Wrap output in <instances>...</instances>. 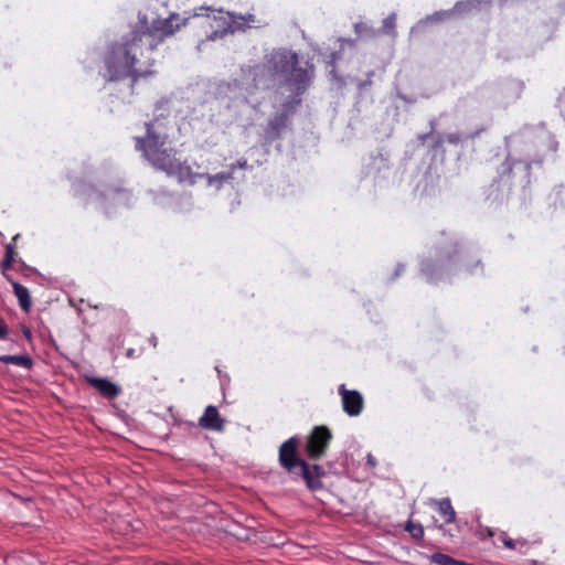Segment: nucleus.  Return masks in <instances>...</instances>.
Instances as JSON below:
<instances>
[{"label":"nucleus","mask_w":565,"mask_h":565,"mask_svg":"<svg viewBox=\"0 0 565 565\" xmlns=\"http://www.w3.org/2000/svg\"><path fill=\"white\" fill-rule=\"evenodd\" d=\"M213 21L217 23L221 30H215L212 34L207 35V40L214 41L217 38H222L227 32H234L235 30H244L245 28L256 26L259 21L253 13L246 14H234L228 13V21L224 18L223 13L220 12V17L214 15Z\"/></svg>","instance_id":"obj_5"},{"label":"nucleus","mask_w":565,"mask_h":565,"mask_svg":"<svg viewBox=\"0 0 565 565\" xmlns=\"http://www.w3.org/2000/svg\"><path fill=\"white\" fill-rule=\"evenodd\" d=\"M15 256H17V253H15L14 246L12 244H8L6 246V254H4L3 259L13 263L15 259Z\"/></svg>","instance_id":"obj_20"},{"label":"nucleus","mask_w":565,"mask_h":565,"mask_svg":"<svg viewBox=\"0 0 565 565\" xmlns=\"http://www.w3.org/2000/svg\"><path fill=\"white\" fill-rule=\"evenodd\" d=\"M268 68L273 75L282 76L298 95L307 90L315 74L313 64L307 62L306 67H301L298 54L286 49L276 50L270 54Z\"/></svg>","instance_id":"obj_3"},{"label":"nucleus","mask_w":565,"mask_h":565,"mask_svg":"<svg viewBox=\"0 0 565 565\" xmlns=\"http://www.w3.org/2000/svg\"><path fill=\"white\" fill-rule=\"evenodd\" d=\"M479 267L482 269V265L479 259L470 258L463 263V268L469 274H475L476 269Z\"/></svg>","instance_id":"obj_19"},{"label":"nucleus","mask_w":565,"mask_h":565,"mask_svg":"<svg viewBox=\"0 0 565 565\" xmlns=\"http://www.w3.org/2000/svg\"><path fill=\"white\" fill-rule=\"evenodd\" d=\"M142 353H143V347H139L138 349L129 348L126 351V356L128 359H137V358L141 356Z\"/></svg>","instance_id":"obj_21"},{"label":"nucleus","mask_w":565,"mask_h":565,"mask_svg":"<svg viewBox=\"0 0 565 565\" xmlns=\"http://www.w3.org/2000/svg\"><path fill=\"white\" fill-rule=\"evenodd\" d=\"M205 21L209 23L210 26H213V24L210 22L211 21L210 17H206Z\"/></svg>","instance_id":"obj_31"},{"label":"nucleus","mask_w":565,"mask_h":565,"mask_svg":"<svg viewBox=\"0 0 565 565\" xmlns=\"http://www.w3.org/2000/svg\"><path fill=\"white\" fill-rule=\"evenodd\" d=\"M167 139L166 135L157 130L154 122H147L145 137H135V148L154 169L175 178L180 183L193 185L199 179L205 178L209 185L221 188L233 179L235 164H231L228 171L216 174L193 172L186 161L177 158L175 149L166 146Z\"/></svg>","instance_id":"obj_2"},{"label":"nucleus","mask_w":565,"mask_h":565,"mask_svg":"<svg viewBox=\"0 0 565 565\" xmlns=\"http://www.w3.org/2000/svg\"><path fill=\"white\" fill-rule=\"evenodd\" d=\"M503 544L507 548L514 550L516 547V542L512 539H503Z\"/></svg>","instance_id":"obj_24"},{"label":"nucleus","mask_w":565,"mask_h":565,"mask_svg":"<svg viewBox=\"0 0 565 565\" xmlns=\"http://www.w3.org/2000/svg\"><path fill=\"white\" fill-rule=\"evenodd\" d=\"M199 426L207 430L222 433L225 429V419L215 406L209 405L199 418Z\"/></svg>","instance_id":"obj_9"},{"label":"nucleus","mask_w":565,"mask_h":565,"mask_svg":"<svg viewBox=\"0 0 565 565\" xmlns=\"http://www.w3.org/2000/svg\"><path fill=\"white\" fill-rule=\"evenodd\" d=\"M323 468L318 463H309L307 460L298 469L295 476L303 479L307 488L310 491H318L322 489V477L324 476Z\"/></svg>","instance_id":"obj_7"},{"label":"nucleus","mask_w":565,"mask_h":565,"mask_svg":"<svg viewBox=\"0 0 565 565\" xmlns=\"http://www.w3.org/2000/svg\"><path fill=\"white\" fill-rule=\"evenodd\" d=\"M287 124L288 114L286 111L278 113L269 120L267 134L271 139H276L280 136L281 130L287 127Z\"/></svg>","instance_id":"obj_12"},{"label":"nucleus","mask_w":565,"mask_h":565,"mask_svg":"<svg viewBox=\"0 0 565 565\" xmlns=\"http://www.w3.org/2000/svg\"><path fill=\"white\" fill-rule=\"evenodd\" d=\"M177 15L172 14L168 19L153 20L149 26L138 25L109 44L103 56L104 78L109 82L129 78L134 88L139 79L153 75L156 61L152 53L166 38L180 29L181 24L173 23Z\"/></svg>","instance_id":"obj_1"},{"label":"nucleus","mask_w":565,"mask_h":565,"mask_svg":"<svg viewBox=\"0 0 565 565\" xmlns=\"http://www.w3.org/2000/svg\"><path fill=\"white\" fill-rule=\"evenodd\" d=\"M8 335V326L3 320H0V339H6Z\"/></svg>","instance_id":"obj_23"},{"label":"nucleus","mask_w":565,"mask_h":565,"mask_svg":"<svg viewBox=\"0 0 565 565\" xmlns=\"http://www.w3.org/2000/svg\"><path fill=\"white\" fill-rule=\"evenodd\" d=\"M405 531L416 541L424 539V527L420 523H414L409 520L405 525Z\"/></svg>","instance_id":"obj_16"},{"label":"nucleus","mask_w":565,"mask_h":565,"mask_svg":"<svg viewBox=\"0 0 565 565\" xmlns=\"http://www.w3.org/2000/svg\"><path fill=\"white\" fill-rule=\"evenodd\" d=\"M493 534H494V533H493V531H492L491 529H488V530H487V535H488V536H493Z\"/></svg>","instance_id":"obj_30"},{"label":"nucleus","mask_w":565,"mask_h":565,"mask_svg":"<svg viewBox=\"0 0 565 565\" xmlns=\"http://www.w3.org/2000/svg\"><path fill=\"white\" fill-rule=\"evenodd\" d=\"M236 166V169L237 168H241V169H244L246 166H247V161L246 160H238L236 163H234Z\"/></svg>","instance_id":"obj_25"},{"label":"nucleus","mask_w":565,"mask_h":565,"mask_svg":"<svg viewBox=\"0 0 565 565\" xmlns=\"http://www.w3.org/2000/svg\"><path fill=\"white\" fill-rule=\"evenodd\" d=\"M300 439L292 436L285 440L278 449V462L280 467L289 475L298 473V469L305 459L299 454Z\"/></svg>","instance_id":"obj_6"},{"label":"nucleus","mask_w":565,"mask_h":565,"mask_svg":"<svg viewBox=\"0 0 565 565\" xmlns=\"http://www.w3.org/2000/svg\"><path fill=\"white\" fill-rule=\"evenodd\" d=\"M7 280L13 288V294L18 298L19 306L24 312H29L32 307V299L26 287L15 281L12 276H7Z\"/></svg>","instance_id":"obj_11"},{"label":"nucleus","mask_w":565,"mask_h":565,"mask_svg":"<svg viewBox=\"0 0 565 565\" xmlns=\"http://www.w3.org/2000/svg\"><path fill=\"white\" fill-rule=\"evenodd\" d=\"M395 25H396V15L394 13H392L383 20L382 29L386 34H394Z\"/></svg>","instance_id":"obj_17"},{"label":"nucleus","mask_w":565,"mask_h":565,"mask_svg":"<svg viewBox=\"0 0 565 565\" xmlns=\"http://www.w3.org/2000/svg\"><path fill=\"white\" fill-rule=\"evenodd\" d=\"M512 168H511V164L510 163H507L505 164V169L503 172H511Z\"/></svg>","instance_id":"obj_29"},{"label":"nucleus","mask_w":565,"mask_h":565,"mask_svg":"<svg viewBox=\"0 0 565 565\" xmlns=\"http://www.w3.org/2000/svg\"><path fill=\"white\" fill-rule=\"evenodd\" d=\"M434 503L437 505L439 514L445 518L447 524L456 520V512L451 505L450 499L444 498L441 500H435Z\"/></svg>","instance_id":"obj_13"},{"label":"nucleus","mask_w":565,"mask_h":565,"mask_svg":"<svg viewBox=\"0 0 565 565\" xmlns=\"http://www.w3.org/2000/svg\"><path fill=\"white\" fill-rule=\"evenodd\" d=\"M367 462H369L372 467H374V466H375V459H374V457H373L372 455H369V456H367Z\"/></svg>","instance_id":"obj_28"},{"label":"nucleus","mask_w":565,"mask_h":565,"mask_svg":"<svg viewBox=\"0 0 565 565\" xmlns=\"http://www.w3.org/2000/svg\"><path fill=\"white\" fill-rule=\"evenodd\" d=\"M365 25L363 23H358L355 24V31L356 33H361L362 32V29H364Z\"/></svg>","instance_id":"obj_27"},{"label":"nucleus","mask_w":565,"mask_h":565,"mask_svg":"<svg viewBox=\"0 0 565 565\" xmlns=\"http://www.w3.org/2000/svg\"><path fill=\"white\" fill-rule=\"evenodd\" d=\"M0 362H2L4 364H14V365L24 367L26 370H30L33 366L32 359L29 355H26V354H22V355H7V354H4V355H0Z\"/></svg>","instance_id":"obj_14"},{"label":"nucleus","mask_w":565,"mask_h":565,"mask_svg":"<svg viewBox=\"0 0 565 565\" xmlns=\"http://www.w3.org/2000/svg\"><path fill=\"white\" fill-rule=\"evenodd\" d=\"M431 562L437 565H475L471 563H467L463 561L456 559L447 554L444 553H434L431 555Z\"/></svg>","instance_id":"obj_15"},{"label":"nucleus","mask_w":565,"mask_h":565,"mask_svg":"<svg viewBox=\"0 0 565 565\" xmlns=\"http://www.w3.org/2000/svg\"><path fill=\"white\" fill-rule=\"evenodd\" d=\"M462 141L461 135L459 132H450L440 137V142H448L451 145H459Z\"/></svg>","instance_id":"obj_18"},{"label":"nucleus","mask_w":565,"mask_h":565,"mask_svg":"<svg viewBox=\"0 0 565 565\" xmlns=\"http://www.w3.org/2000/svg\"><path fill=\"white\" fill-rule=\"evenodd\" d=\"M12 265H13V263H11V262H9V260H6V259H3V260L1 262L0 269H1V273H2V275H3V277H4L6 279H7V276H10V275L8 274V270H9V269H11Z\"/></svg>","instance_id":"obj_22"},{"label":"nucleus","mask_w":565,"mask_h":565,"mask_svg":"<svg viewBox=\"0 0 565 565\" xmlns=\"http://www.w3.org/2000/svg\"><path fill=\"white\" fill-rule=\"evenodd\" d=\"M333 439L331 429L324 425L315 426L306 437L305 452L309 460L318 461L327 455Z\"/></svg>","instance_id":"obj_4"},{"label":"nucleus","mask_w":565,"mask_h":565,"mask_svg":"<svg viewBox=\"0 0 565 565\" xmlns=\"http://www.w3.org/2000/svg\"><path fill=\"white\" fill-rule=\"evenodd\" d=\"M23 334H24V337H25L28 340H31V338H32V333H31V331H30V329H29V328H24V329H23Z\"/></svg>","instance_id":"obj_26"},{"label":"nucleus","mask_w":565,"mask_h":565,"mask_svg":"<svg viewBox=\"0 0 565 565\" xmlns=\"http://www.w3.org/2000/svg\"><path fill=\"white\" fill-rule=\"evenodd\" d=\"M343 412L351 416H359L364 407V399L360 392L348 390L344 384L339 386Z\"/></svg>","instance_id":"obj_8"},{"label":"nucleus","mask_w":565,"mask_h":565,"mask_svg":"<svg viewBox=\"0 0 565 565\" xmlns=\"http://www.w3.org/2000/svg\"><path fill=\"white\" fill-rule=\"evenodd\" d=\"M87 383L94 387L102 396L107 399H114L121 394V388L107 379L87 377Z\"/></svg>","instance_id":"obj_10"}]
</instances>
